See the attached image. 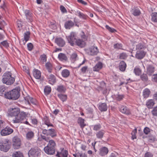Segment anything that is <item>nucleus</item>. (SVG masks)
Listing matches in <instances>:
<instances>
[{"instance_id": "obj_1", "label": "nucleus", "mask_w": 157, "mask_h": 157, "mask_svg": "<svg viewBox=\"0 0 157 157\" xmlns=\"http://www.w3.org/2000/svg\"><path fill=\"white\" fill-rule=\"evenodd\" d=\"M8 115L11 117H14L12 119L13 123L21 122L24 120L27 115V113L22 111L20 112V109L17 107L10 108L8 110Z\"/></svg>"}, {"instance_id": "obj_2", "label": "nucleus", "mask_w": 157, "mask_h": 157, "mask_svg": "<svg viewBox=\"0 0 157 157\" xmlns=\"http://www.w3.org/2000/svg\"><path fill=\"white\" fill-rule=\"evenodd\" d=\"M20 90L18 89H14L11 91L7 92L5 94V95L7 98L13 100L18 99L20 96Z\"/></svg>"}, {"instance_id": "obj_3", "label": "nucleus", "mask_w": 157, "mask_h": 157, "mask_svg": "<svg viewBox=\"0 0 157 157\" xmlns=\"http://www.w3.org/2000/svg\"><path fill=\"white\" fill-rule=\"evenodd\" d=\"M12 73L10 72H6L2 76V81L4 83L8 85H11L13 83L14 78L12 76Z\"/></svg>"}, {"instance_id": "obj_4", "label": "nucleus", "mask_w": 157, "mask_h": 157, "mask_svg": "<svg viewBox=\"0 0 157 157\" xmlns=\"http://www.w3.org/2000/svg\"><path fill=\"white\" fill-rule=\"evenodd\" d=\"M2 144L0 145V150L5 152L7 151L10 148V140L8 139L4 140Z\"/></svg>"}, {"instance_id": "obj_5", "label": "nucleus", "mask_w": 157, "mask_h": 157, "mask_svg": "<svg viewBox=\"0 0 157 157\" xmlns=\"http://www.w3.org/2000/svg\"><path fill=\"white\" fill-rule=\"evenodd\" d=\"M29 157H38L40 155V150L37 148H32L28 152Z\"/></svg>"}, {"instance_id": "obj_6", "label": "nucleus", "mask_w": 157, "mask_h": 157, "mask_svg": "<svg viewBox=\"0 0 157 157\" xmlns=\"http://www.w3.org/2000/svg\"><path fill=\"white\" fill-rule=\"evenodd\" d=\"M76 34L74 32H71L70 35L67 36L68 42L71 46H74L75 44V42L76 40Z\"/></svg>"}, {"instance_id": "obj_7", "label": "nucleus", "mask_w": 157, "mask_h": 157, "mask_svg": "<svg viewBox=\"0 0 157 157\" xmlns=\"http://www.w3.org/2000/svg\"><path fill=\"white\" fill-rule=\"evenodd\" d=\"M13 132V129L8 126H6L0 131V134L2 136H6L11 134Z\"/></svg>"}, {"instance_id": "obj_8", "label": "nucleus", "mask_w": 157, "mask_h": 157, "mask_svg": "<svg viewBox=\"0 0 157 157\" xmlns=\"http://www.w3.org/2000/svg\"><path fill=\"white\" fill-rule=\"evenodd\" d=\"M13 146L14 149H17L19 148L21 145L20 139L17 136H15L12 139Z\"/></svg>"}, {"instance_id": "obj_9", "label": "nucleus", "mask_w": 157, "mask_h": 157, "mask_svg": "<svg viewBox=\"0 0 157 157\" xmlns=\"http://www.w3.org/2000/svg\"><path fill=\"white\" fill-rule=\"evenodd\" d=\"M86 52L89 55L94 56L97 54L99 52V51L97 47L92 46L87 50Z\"/></svg>"}, {"instance_id": "obj_10", "label": "nucleus", "mask_w": 157, "mask_h": 157, "mask_svg": "<svg viewBox=\"0 0 157 157\" xmlns=\"http://www.w3.org/2000/svg\"><path fill=\"white\" fill-rule=\"evenodd\" d=\"M25 101V103L28 104H30L31 103L33 105H36L37 104L36 100L31 98L29 96H26L24 98Z\"/></svg>"}, {"instance_id": "obj_11", "label": "nucleus", "mask_w": 157, "mask_h": 157, "mask_svg": "<svg viewBox=\"0 0 157 157\" xmlns=\"http://www.w3.org/2000/svg\"><path fill=\"white\" fill-rule=\"evenodd\" d=\"M119 110L122 113L127 115H130L131 114L129 109L126 106L123 105H121L120 106Z\"/></svg>"}, {"instance_id": "obj_12", "label": "nucleus", "mask_w": 157, "mask_h": 157, "mask_svg": "<svg viewBox=\"0 0 157 157\" xmlns=\"http://www.w3.org/2000/svg\"><path fill=\"white\" fill-rule=\"evenodd\" d=\"M44 150L45 152L48 155H53L55 152V149L50 147H45L44 148Z\"/></svg>"}, {"instance_id": "obj_13", "label": "nucleus", "mask_w": 157, "mask_h": 157, "mask_svg": "<svg viewBox=\"0 0 157 157\" xmlns=\"http://www.w3.org/2000/svg\"><path fill=\"white\" fill-rule=\"evenodd\" d=\"M108 148L106 147H101L99 149V154L102 156L106 155L108 153Z\"/></svg>"}, {"instance_id": "obj_14", "label": "nucleus", "mask_w": 157, "mask_h": 157, "mask_svg": "<svg viewBox=\"0 0 157 157\" xmlns=\"http://www.w3.org/2000/svg\"><path fill=\"white\" fill-rule=\"evenodd\" d=\"M145 55V53L143 51H137L136 54V57L139 59L143 58Z\"/></svg>"}, {"instance_id": "obj_15", "label": "nucleus", "mask_w": 157, "mask_h": 157, "mask_svg": "<svg viewBox=\"0 0 157 157\" xmlns=\"http://www.w3.org/2000/svg\"><path fill=\"white\" fill-rule=\"evenodd\" d=\"M131 13L134 16H137L141 14L140 9L137 7H135L132 9L131 11Z\"/></svg>"}, {"instance_id": "obj_16", "label": "nucleus", "mask_w": 157, "mask_h": 157, "mask_svg": "<svg viewBox=\"0 0 157 157\" xmlns=\"http://www.w3.org/2000/svg\"><path fill=\"white\" fill-rule=\"evenodd\" d=\"M68 155V151L66 150H64L63 148L61 150L60 152H57L56 156L58 157H61V156L63 157H67Z\"/></svg>"}, {"instance_id": "obj_17", "label": "nucleus", "mask_w": 157, "mask_h": 157, "mask_svg": "<svg viewBox=\"0 0 157 157\" xmlns=\"http://www.w3.org/2000/svg\"><path fill=\"white\" fill-rule=\"evenodd\" d=\"M55 42L60 47H63L65 44L64 41L61 38H56L55 39Z\"/></svg>"}, {"instance_id": "obj_18", "label": "nucleus", "mask_w": 157, "mask_h": 157, "mask_svg": "<svg viewBox=\"0 0 157 157\" xmlns=\"http://www.w3.org/2000/svg\"><path fill=\"white\" fill-rule=\"evenodd\" d=\"M33 74L34 77L37 79H39L41 77V73L38 69H34L33 71Z\"/></svg>"}, {"instance_id": "obj_19", "label": "nucleus", "mask_w": 157, "mask_h": 157, "mask_svg": "<svg viewBox=\"0 0 157 157\" xmlns=\"http://www.w3.org/2000/svg\"><path fill=\"white\" fill-rule=\"evenodd\" d=\"M76 44L81 47H83L85 46L86 43L84 40L80 39H76L75 41Z\"/></svg>"}, {"instance_id": "obj_20", "label": "nucleus", "mask_w": 157, "mask_h": 157, "mask_svg": "<svg viewBox=\"0 0 157 157\" xmlns=\"http://www.w3.org/2000/svg\"><path fill=\"white\" fill-rule=\"evenodd\" d=\"M102 63L101 62H99L93 67V70L94 71H98L102 68Z\"/></svg>"}, {"instance_id": "obj_21", "label": "nucleus", "mask_w": 157, "mask_h": 157, "mask_svg": "<svg viewBox=\"0 0 157 157\" xmlns=\"http://www.w3.org/2000/svg\"><path fill=\"white\" fill-rule=\"evenodd\" d=\"M98 109L101 111H106L107 109L106 104L105 103L99 104Z\"/></svg>"}, {"instance_id": "obj_22", "label": "nucleus", "mask_w": 157, "mask_h": 157, "mask_svg": "<svg viewBox=\"0 0 157 157\" xmlns=\"http://www.w3.org/2000/svg\"><path fill=\"white\" fill-rule=\"evenodd\" d=\"M30 33L29 31H26L24 34V39L23 41L25 44L29 40L30 38Z\"/></svg>"}, {"instance_id": "obj_23", "label": "nucleus", "mask_w": 157, "mask_h": 157, "mask_svg": "<svg viewBox=\"0 0 157 157\" xmlns=\"http://www.w3.org/2000/svg\"><path fill=\"white\" fill-rule=\"evenodd\" d=\"M74 25V23L71 21L66 22L64 26L66 29H70Z\"/></svg>"}, {"instance_id": "obj_24", "label": "nucleus", "mask_w": 157, "mask_h": 157, "mask_svg": "<svg viewBox=\"0 0 157 157\" xmlns=\"http://www.w3.org/2000/svg\"><path fill=\"white\" fill-rule=\"evenodd\" d=\"M48 79L49 83L52 85H53L56 82L55 76L51 74L49 75Z\"/></svg>"}, {"instance_id": "obj_25", "label": "nucleus", "mask_w": 157, "mask_h": 157, "mask_svg": "<svg viewBox=\"0 0 157 157\" xmlns=\"http://www.w3.org/2000/svg\"><path fill=\"white\" fill-rule=\"evenodd\" d=\"M155 104V103L153 100L149 99L147 102L146 105L147 107L149 109L151 108Z\"/></svg>"}, {"instance_id": "obj_26", "label": "nucleus", "mask_w": 157, "mask_h": 157, "mask_svg": "<svg viewBox=\"0 0 157 157\" xmlns=\"http://www.w3.org/2000/svg\"><path fill=\"white\" fill-rule=\"evenodd\" d=\"M126 65L125 63L123 61L120 62L119 64V67L120 70L121 71H124L125 70Z\"/></svg>"}, {"instance_id": "obj_27", "label": "nucleus", "mask_w": 157, "mask_h": 157, "mask_svg": "<svg viewBox=\"0 0 157 157\" xmlns=\"http://www.w3.org/2000/svg\"><path fill=\"white\" fill-rule=\"evenodd\" d=\"M150 94V91L148 89H145L143 91V95L144 98H148Z\"/></svg>"}, {"instance_id": "obj_28", "label": "nucleus", "mask_w": 157, "mask_h": 157, "mask_svg": "<svg viewBox=\"0 0 157 157\" xmlns=\"http://www.w3.org/2000/svg\"><path fill=\"white\" fill-rule=\"evenodd\" d=\"M154 67L151 65H149L147 67V73L150 75H151L154 72Z\"/></svg>"}, {"instance_id": "obj_29", "label": "nucleus", "mask_w": 157, "mask_h": 157, "mask_svg": "<svg viewBox=\"0 0 157 157\" xmlns=\"http://www.w3.org/2000/svg\"><path fill=\"white\" fill-rule=\"evenodd\" d=\"M70 71L67 69H64L61 72L62 76L64 78L68 77L70 75Z\"/></svg>"}, {"instance_id": "obj_30", "label": "nucleus", "mask_w": 157, "mask_h": 157, "mask_svg": "<svg viewBox=\"0 0 157 157\" xmlns=\"http://www.w3.org/2000/svg\"><path fill=\"white\" fill-rule=\"evenodd\" d=\"M25 13L27 19L31 20L32 19V13L28 10H26L25 11Z\"/></svg>"}, {"instance_id": "obj_31", "label": "nucleus", "mask_w": 157, "mask_h": 157, "mask_svg": "<svg viewBox=\"0 0 157 157\" xmlns=\"http://www.w3.org/2000/svg\"><path fill=\"white\" fill-rule=\"evenodd\" d=\"M66 90V87L63 85H60L58 86L57 90L59 92L64 93Z\"/></svg>"}, {"instance_id": "obj_32", "label": "nucleus", "mask_w": 157, "mask_h": 157, "mask_svg": "<svg viewBox=\"0 0 157 157\" xmlns=\"http://www.w3.org/2000/svg\"><path fill=\"white\" fill-rule=\"evenodd\" d=\"M48 142V143L46 146L50 147L55 148L56 145L55 142L52 140H49Z\"/></svg>"}, {"instance_id": "obj_33", "label": "nucleus", "mask_w": 157, "mask_h": 157, "mask_svg": "<svg viewBox=\"0 0 157 157\" xmlns=\"http://www.w3.org/2000/svg\"><path fill=\"white\" fill-rule=\"evenodd\" d=\"M85 120L81 117L78 118V122L81 128H83L84 127L86 124L84 123Z\"/></svg>"}, {"instance_id": "obj_34", "label": "nucleus", "mask_w": 157, "mask_h": 157, "mask_svg": "<svg viewBox=\"0 0 157 157\" xmlns=\"http://www.w3.org/2000/svg\"><path fill=\"white\" fill-rule=\"evenodd\" d=\"M12 157H23L22 153L20 151H15L12 154Z\"/></svg>"}, {"instance_id": "obj_35", "label": "nucleus", "mask_w": 157, "mask_h": 157, "mask_svg": "<svg viewBox=\"0 0 157 157\" xmlns=\"http://www.w3.org/2000/svg\"><path fill=\"white\" fill-rule=\"evenodd\" d=\"M141 71L139 67H135L134 70V72L136 75H140L141 74Z\"/></svg>"}, {"instance_id": "obj_36", "label": "nucleus", "mask_w": 157, "mask_h": 157, "mask_svg": "<svg viewBox=\"0 0 157 157\" xmlns=\"http://www.w3.org/2000/svg\"><path fill=\"white\" fill-rule=\"evenodd\" d=\"M48 134L52 137L56 136V133L54 129H50L48 130Z\"/></svg>"}, {"instance_id": "obj_37", "label": "nucleus", "mask_w": 157, "mask_h": 157, "mask_svg": "<svg viewBox=\"0 0 157 157\" xmlns=\"http://www.w3.org/2000/svg\"><path fill=\"white\" fill-rule=\"evenodd\" d=\"M151 20L154 22H157V13H153L151 15Z\"/></svg>"}, {"instance_id": "obj_38", "label": "nucleus", "mask_w": 157, "mask_h": 157, "mask_svg": "<svg viewBox=\"0 0 157 157\" xmlns=\"http://www.w3.org/2000/svg\"><path fill=\"white\" fill-rule=\"evenodd\" d=\"M51 87L49 86H46L44 89V92L46 95L48 94L51 92Z\"/></svg>"}, {"instance_id": "obj_39", "label": "nucleus", "mask_w": 157, "mask_h": 157, "mask_svg": "<svg viewBox=\"0 0 157 157\" xmlns=\"http://www.w3.org/2000/svg\"><path fill=\"white\" fill-rule=\"evenodd\" d=\"M58 58L61 60H66L67 57L65 55L62 53H60L58 55Z\"/></svg>"}, {"instance_id": "obj_40", "label": "nucleus", "mask_w": 157, "mask_h": 157, "mask_svg": "<svg viewBox=\"0 0 157 157\" xmlns=\"http://www.w3.org/2000/svg\"><path fill=\"white\" fill-rule=\"evenodd\" d=\"M34 136V133L32 131H29L26 134V137L28 139H30L33 137Z\"/></svg>"}, {"instance_id": "obj_41", "label": "nucleus", "mask_w": 157, "mask_h": 157, "mask_svg": "<svg viewBox=\"0 0 157 157\" xmlns=\"http://www.w3.org/2000/svg\"><path fill=\"white\" fill-rule=\"evenodd\" d=\"M104 133L103 131H100L96 133V136L98 138H101L103 137Z\"/></svg>"}, {"instance_id": "obj_42", "label": "nucleus", "mask_w": 157, "mask_h": 157, "mask_svg": "<svg viewBox=\"0 0 157 157\" xmlns=\"http://www.w3.org/2000/svg\"><path fill=\"white\" fill-rule=\"evenodd\" d=\"M58 97L63 101H66L67 99V96L66 95L60 94L58 95Z\"/></svg>"}, {"instance_id": "obj_43", "label": "nucleus", "mask_w": 157, "mask_h": 157, "mask_svg": "<svg viewBox=\"0 0 157 157\" xmlns=\"http://www.w3.org/2000/svg\"><path fill=\"white\" fill-rule=\"evenodd\" d=\"M76 15L78 16L79 17L83 19H85L86 17V16L84 14L81 13L79 11H77L76 12Z\"/></svg>"}, {"instance_id": "obj_44", "label": "nucleus", "mask_w": 157, "mask_h": 157, "mask_svg": "<svg viewBox=\"0 0 157 157\" xmlns=\"http://www.w3.org/2000/svg\"><path fill=\"white\" fill-rule=\"evenodd\" d=\"M45 66L47 68L48 70V71L51 72L52 69V65L50 63L48 62L46 64Z\"/></svg>"}, {"instance_id": "obj_45", "label": "nucleus", "mask_w": 157, "mask_h": 157, "mask_svg": "<svg viewBox=\"0 0 157 157\" xmlns=\"http://www.w3.org/2000/svg\"><path fill=\"white\" fill-rule=\"evenodd\" d=\"M137 133V129L135 128L132 132L131 134L132 135V138L133 140L136 138V134Z\"/></svg>"}, {"instance_id": "obj_46", "label": "nucleus", "mask_w": 157, "mask_h": 157, "mask_svg": "<svg viewBox=\"0 0 157 157\" xmlns=\"http://www.w3.org/2000/svg\"><path fill=\"white\" fill-rule=\"evenodd\" d=\"M122 47L121 44L117 43L114 45V47L115 49H121Z\"/></svg>"}, {"instance_id": "obj_47", "label": "nucleus", "mask_w": 157, "mask_h": 157, "mask_svg": "<svg viewBox=\"0 0 157 157\" xmlns=\"http://www.w3.org/2000/svg\"><path fill=\"white\" fill-rule=\"evenodd\" d=\"M152 115L154 116H157V106L154 107L151 111Z\"/></svg>"}, {"instance_id": "obj_48", "label": "nucleus", "mask_w": 157, "mask_h": 157, "mask_svg": "<svg viewBox=\"0 0 157 157\" xmlns=\"http://www.w3.org/2000/svg\"><path fill=\"white\" fill-rule=\"evenodd\" d=\"M77 57V55L75 53H74L71 55V59L73 61L76 60V59Z\"/></svg>"}, {"instance_id": "obj_49", "label": "nucleus", "mask_w": 157, "mask_h": 157, "mask_svg": "<svg viewBox=\"0 0 157 157\" xmlns=\"http://www.w3.org/2000/svg\"><path fill=\"white\" fill-rule=\"evenodd\" d=\"M105 27L111 33L114 32L116 30L113 28L110 27L108 25H106Z\"/></svg>"}, {"instance_id": "obj_50", "label": "nucleus", "mask_w": 157, "mask_h": 157, "mask_svg": "<svg viewBox=\"0 0 157 157\" xmlns=\"http://www.w3.org/2000/svg\"><path fill=\"white\" fill-rule=\"evenodd\" d=\"M150 132V129L147 127L145 128L144 130V133L146 135L148 134Z\"/></svg>"}, {"instance_id": "obj_51", "label": "nucleus", "mask_w": 157, "mask_h": 157, "mask_svg": "<svg viewBox=\"0 0 157 157\" xmlns=\"http://www.w3.org/2000/svg\"><path fill=\"white\" fill-rule=\"evenodd\" d=\"M1 44L4 47L7 48L9 46V44L6 40H4L1 43Z\"/></svg>"}, {"instance_id": "obj_52", "label": "nucleus", "mask_w": 157, "mask_h": 157, "mask_svg": "<svg viewBox=\"0 0 157 157\" xmlns=\"http://www.w3.org/2000/svg\"><path fill=\"white\" fill-rule=\"evenodd\" d=\"M141 78L143 81H147V76L146 74H143L141 76Z\"/></svg>"}, {"instance_id": "obj_53", "label": "nucleus", "mask_w": 157, "mask_h": 157, "mask_svg": "<svg viewBox=\"0 0 157 157\" xmlns=\"http://www.w3.org/2000/svg\"><path fill=\"white\" fill-rule=\"evenodd\" d=\"M101 128V126L100 124H97L94 126L93 129L97 131L100 129Z\"/></svg>"}, {"instance_id": "obj_54", "label": "nucleus", "mask_w": 157, "mask_h": 157, "mask_svg": "<svg viewBox=\"0 0 157 157\" xmlns=\"http://www.w3.org/2000/svg\"><path fill=\"white\" fill-rule=\"evenodd\" d=\"M41 60L43 62H45L46 61V57L45 55H42L40 56Z\"/></svg>"}, {"instance_id": "obj_55", "label": "nucleus", "mask_w": 157, "mask_h": 157, "mask_svg": "<svg viewBox=\"0 0 157 157\" xmlns=\"http://www.w3.org/2000/svg\"><path fill=\"white\" fill-rule=\"evenodd\" d=\"M152 80L153 82H157V74L154 75L152 76Z\"/></svg>"}, {"instance_id": "obj_56", "label": "nucleus", "mask_w": 157, "mask_h": 157, "mask_svg": "<svg viewBox=\"0 0 157 157\" xmlns=\"http://www.w3.org/2000/svg\"><path fill=\"white\" fill-rule=\"evenodd\" d=\"M127 57L126 54L124 53H123L120 54V58L121 59H124Z\"/></svg>"}, {"instance_id": "obj_57", "label": "nucleus", "mask_w": 157, "mask_h": 157, "mask_svg": "<svg viewBox=\"0 0 157 157\" xmlns=\"http://www.w3.org/2000/svg\"><path fill=\"white\" fill-rule=\"evenodd\" d=\"M28 49L29 50L31 51L33 48V45L31 43H29L27 45Z\"/></svg>"}, {"instance_id": "obj_58", "label": "nucleus", "mask_w": 157, "mask_h": 157, "mask_svg": "<svg viewBox=\"0 0 157 157\" xmlns=\"http://www.w3.org/2000/svg\"><path fill=\"white\" fill-rule=\"evenodd\" d=\"M143 48V45L140 43H139L136 45V48L137 49H141Z\"/></svg>"}, {"instance_id": "obj_59", "label": "nucleus", "mask_w": 157, "mask_h": 157, "mask_svg": "<svg viewBox=\"0 0 157 157\" xmlns=\"http://www.w3.org/2000/svg\"><path fill=\"white\" fill-rule=\"evenodd\" d=\"M153 154L149 152H147L144 155V157H153Z\"/></svg>"}, {"instance_id": "obj_60", "label": "nucleus", "mask_w": 157, "mask_h": 157, "mask_svg": "<svg viewBox=\"0 0 157 157\" xmlns=\"http://www.w3.org/2000/svg\"><path fill=\"white\" fill-rule=\"evenodd\" d=\"M5 88L3 86H0V95H1L3 94Z\"/></svg>"}, {"instance_id": "obj_61", "label": "nucleus", "mask_w": 157, "mask_h": 157, "mask_svg": "<svg viewBox=\"0 0 157 157\" xmlns=\"http://www.w3.org/2000/svg\"><path fill=\"white\" fill-rule=\"evenodd\" d=\"M44 124L47 125L48 127L49 126H53V125L51 124L48 121V120L47 119V120L45 121L44 122Z\"/></svg>"}, {"instance_id": "obj_62", "label": "nucleus", "mask_w": 157, "mask_h": 157, "mask_svg": "<svg viewBox=\"0 0 157 157\" xmlns=\"http://www.w3.org/2000/svg\"><path fill=\"white\" fill-rule=\"evenodd\" d=\"M60 9L61 12L63 13H65L67 12V10L63 6H61L60 7Z\"/></svg>"}, {"instance_id": "obj_63", "label": "nucleus", "mask_w": 157, "mask_h": 157, "mask_svg": "<svg viewBox=\"0 0 157 157\" xmlns=\"http://www.w3.org/2000/svg\"><path fill=\"white\" fill-rule=\"evenodd\" d=\"M124 96L123 95H118L116 97L118 101L121 100L123 98Z\"/></svg>"}, {"instance_id": "obj_64", "label": "nucleus", "mask_w": 157, "mask_h": 157, "mask_svg": "<svg viewBox=\"0 0 157 157\" xmlns=\"http://www.w3.org/2000/svg\"><path fill=\"white\" fill-rule=\"evenodd\" d=\"M78 157H87L85 153H79Z\"/></svg>"}]
</instances>
